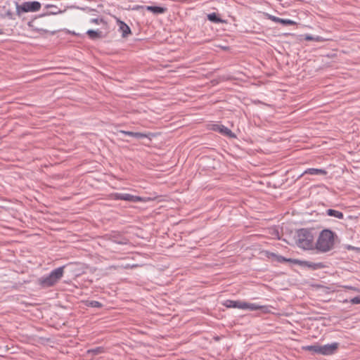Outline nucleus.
<instances>
[{
	"label": "nucleus",
	"mask_w": 360,
	"mask_h": 360,
	"mask_svg": "<svg viewBox=\"0 0 360 360\" xmlns=\"http://www.w3.org/2000/svg\"><path fill=\"white\" fill-rule=\"evenodd\" d=\"M112 268L116 269V266H110V269H112Z\"/></svg>",
	"instance_id": "27"
},
{
	"label": "nucleus",
	"mask_w": 360,
	"mask_h": 360,
	"mask_svg": "<svg viewBox=\"0 0 360 360\" xmlns=\"http://www.w3.org/2000/svg\"><path fill=\"white\" fill-rule=\"evenodd\" d=\"M326 212V214L330 217H333L339 219H342L344 217L343 213L336 210L328 209Z\"/></svg>",
	"instance_id": "18"
},
{
	"label": "nucleus",
	"mask_w": 360,
	"mask_h": 360,
	"mask_svg": "<svg viewBox=\"0 0 360 360\" xmlns=\"http://www.w3.org/2000/svg\"><path fill=\"white\" fill-rule=\"evenodd\" d=\"M243 302H244L240 300H226L224 301V305L227 308H237L243 309Z\"/></svg>",
	"instance_id": "13"
},
{
	"label": "nucleus",
	"mask_w": 360,
	"mask_h": 360,
	"mask_svg": "<svg viewBox=\"0 0 360 360\" xmlns=\"http://www.w3.org/2000/svg\"><path fill=\"white\" fill-rule=\"evenodd\" d=\"M65 266H62L58 267L53 270H52L49 274L53 278V279L56 282V283L62 278L64 274V269Z\"/></svg>",
	"instance_id": "10"
},
{
	"label": "nucleus",
	"mask_w": 360,
	"mask_h": 360,
	"mask_svg": "<svg viewBox=\"0 0 360 360\" xmlns=\"http://www.w3.org/2000/svg\"><path fill=\"white\" fill-rule=\"evenodd\" d=\"M316 233L314 229H300L297 231L296 245L304 250H315Z\"/></svg>",
	"instance_id": "2"
},
{
	"label": "nucleus",
	"mask_w": 360,
	"mask_h": 360,
	"mask_svg": "<svg viewBox=\"0 0 360 360\" xmlns=\"http://www.w3.org/2000/svg\"><path fill=\"white\" fill-rule=\"evenodd\" d=\"M207 19L214 23L225 22V20L219 17L216 13H211L207 15Z\"/></svg>",
	"instance_id": "20"
},
{
	"label": "nucleus",
	"mask_w": 360,
	"mask_h": 360,
	"mask_svg": "<svg viewBox=\"0 0 360 360\" xmlns=\"http://www.w3.org/2000/svg\"><path fill=\"white\" fill-rule=\"evenodd\" d=\"M41 8V4L39 1H25L20 5L17 4L16 12L18 14L27 12H36Z\"/></svg>",
	"instance_id": "3"
},
{
	"label": "nucleus",
	"mask_w": 360,
	"mask_h": 360,
	"mask_svg": "<svg viewBox=\"0 0 360 360\" xmlns=\"http://www.w3.org/2000/svg\"><path fill=\"white\" fill-rule=\"evenodd\" d=\"M38 284L43 288L52 287L56 284L51 275H44L38 279Z\"/></svg>",
	"instance_id": "7"
},
{
	"label": "nucleus",
	"mask_w": 360,
	"mask_h": 360,
	"mask_svg": "<svg viewBox=\"0 0 360 360\" xmlns=\"http://www.w3.org/2000/svg\"><path fill=\"white\" fill-rule=\"evenodd\" d=\"M119 132L120 134H124V135H127L129 136H131V137L136 138L137 139L148 138V135L147 134L142 133V132H134V131H124V130H120Z\"/></svg>",
	"instance_id": "15"
},
{
	"label": "nucleus",
	"mask_w": 360,
	"mask_h": 360,
	"mask_svg": "<svg viewBox=\"0 0 360 360\" xmlns=\"http://www.w3.org/2000/svg\"><path fill=\"white\" fill-rule=\"evenodd\" d=\"M349 302L352 304H360V295L356 296V297L350 299Z\"/></svg>",
	"instance_id": "25"
},
{
	"label": "nucleus",
	"mask_w": 360,
	"mask_h": 360,
	"mask_svg": "<svg viewBox=\"0 0 360 360\" xmlns=\"http://www.w3.org/2000/svg\"><path fill=\"white\" fill-rule=\"evenodd\" d=\"M243 309H249L250 311L261 310L262 311L266 313L269 311V307L259 305L255 303H248L246 302H243Z\"/></svg>",
	"instance_id": "8"
},
{
	"label": "nucleus",
	"mask_w": 360,
	"mask_h": 360,
	"mask_svg": "<svg viewBox=\"0 0 360 360\" xmlns=\"http://www.w3.org/2000/svg\"><path fill=\"white\" fill-rule=\"evenodd\" d=\"M338 347V342H333L331 344L320 345V354L325 356L333 354L336 352Z\"/></svg>",
	"instance_id": "6"
},
{
	"label": "nucleus",
	"mask_w": 360,
	"mask_h": 360,
	"mask_svg": "<svg viewBox=\"0 0 360 360\" xmlns=\"http://www.w3.org/2000/svg\"><path fill=\"white\" fill-rule=\"evenodd\" d=\"M47 8H51V11L49 12V14H53V15H55V14H57L58 13H60V11L58 9V8L56 6H53V5H47L46 6Z\"/></svg>",
	"instance_id": "24"
},
{
	"label": "nucleus",
	"mask_w": 360,
	"mask_h": 360,
	"mask_svg": "<svg viewBox=\"0 0 360 360\" xmlns=\"http://www.w3.org/2000/svg\"><path fill=\"white\" fill-rule=\"evenodd\" d=\"M294 264H299L303 267H307L312 270H316L325 267V265L322 262H311L309 261H303L300 259H294Z\"/></svg>",
	"instance_id": "5"
},
{
	"label": "nucleus",
	"mask_w": 360,
	"mask_h": 360,
	"mask_svg": "<svg viewBox=\"0 0 360 360\" xmlns=\"http://www.w3.org/2000/svg\"><path fill=\"white\" fill-rule=\"evenodd\" d=\"M213 129L214 131H219L220 134L226 136L230 138H235L236 135L234 133L232 132L231 129H229L228 127H225L223 124H217L214 125L213 127Z\"/></svg>",
	"instance_id": "9"
},
{
	"label": "nucleus",
	"mask_w": 360,
	"mask_h": 360,
	"mask_svg": "<svg viewBox=\"0 0 360 360\" xmlns=\"http://www.w3.org/2000/svg\"><path fill=\"white\" fill-rule=\"evenodd\" d=\"M143 8L147 11L153 13L155 15L165 13L167 10L166 7L159 6H143Z\"/></svg>",
	"instance_id": "12"
},
{
	"label": "nucleus",
	"mask_w": 360,
	"mask_h": 360,
	"mask_svg": "<svg viewBox=\"0 0 360 360\" xmlns=\"http://www.w3.org/2000/svg\"><path fill=\"white\" fill-rule=\"evenodd\" d=\"M86 34L91 39H96L101 36V32L99 30H89Z\"/></svg>",
	"instance_id": "22"
},
{
	"label": "nucleus",
	"mask_w": 360,
	"mask_h": 360,
	"mask_svg": "<svg viewBox=\"0 0 360 360\" xmlns=\"http://www.w3.org/2000/svg\"><path fill=\"white\" fill-rule=\"evenodd\" d=\"M102 22H103V18H91L90 20L91 23H94V24H96V25H98Z\"/></svg>",
	"instance_id": "26"
},
{
	"label": "nucleus",
	"mask_w": 360,
	"mask_h": 360,
	"mask_svg": "<svg viewBox=\"0 0 360 360\" xmlns=\"http://www.w3.org/2000/svg\"><path fill=\"white\" fill-rule=\"evenodd\" d=\"M113 199L116 200H125L131 202H142L143 198L138 195H134L129 193H115L112 194Z\"/></svg>",
	"instance_id": "4"
},
{
	"label": "nucleus",
	"mask_w": 360,
	"mask_h": 360,
	"mask_svg": "<svg viewBox=\"0 0 360 360\" xmlns=\"http://www.w3.org/2000/svg\"><path fill=\"white\" fill-rule=\"evenodd\" d=\"M335 232L330 229L322 230L316 236L315 241V250L317 253H326L333 249L335 245Z\"/></svg>",
	"instance_id": "1"
},
{
	"label": "nucleus",
	"mask_w": 360,
	"mask_h": 360,
	"mask_svg": "<svg viewBox=\"0 0 360 360\" xmlns=\"http://www.w3.org/2000/svg\"><path fill=\"white\" fill-rule=\"evenodd\" d=\"M288 262H292V259H290H290H288Z\"/></svg>",
	"instance_id": "28"
},
{
	"label": "nucleus",
	"mask_w": 360,
	"mask_h": 360,
	"mask_svg": "<svg viewBox=\"0 0 360 360\" xmlns=\"http://www.w3.org/2000/svg\"><path fill=\"white\" fill-rule=\"evenodd\" d=\"M105 352V349L103 347H96L94 348H91L87 350L88 354H92V356H96L100 354H103Z\"/></svg>",
	"instance_id": "21"
},
{
	"label": "nucleus",
	"mask_w": 360,
	"mask_h": 360,
	"mask_svg": "<svg viewBox=\"0 0 360 360\" xmlns=\"http://www.w3.org/2000/svg\"><path fill=\"white\" fill-rule=\"evenodd\" d=\"M304 39L307 41H315L316 42H323L326 41V39L321 36H312L311 34H303L300 35V39Z\"/></svg>",
	"instance_id": "16"
},
{
	"label": "nucleus",
	"mask_w": 360,
	"mask_h": 360,
	"mask_svg": "<svg viewBox=\"0 0 360 360\" xmlns=\"http://www.w3.org/2000/svg\"><path fill=\"white\" fill-rule=\"evenodd\" d=\"M280 258H281L282 260H284V257H280Z\"/></svg>",
	"instance_id": "29"
},
{
	"label": "nucleus",
	"mask_w": 360,
	"mask_h": 360,
	"mask_svg": "<svg viewBox=\"0 0 360 360\" xmlns=\"http://www.w3.org/2000/svg\"><path fill=\"white\" fill-rule=\"evenodd\" d=\"M302 348L304 350L310 352L311 354H320V345L318 344L307 345Z\"/></svg>",
	"instance_id": "17"
},
{
	"label": "nucleus",
	"mask_w": 360,
	"mask_h": 360,
	"mask_svg": "<svg viewBox=\"0 0 360 360\" xmlns=\"http://www.w3.org/2000/svg\"><path fill=\"white\" fill-rule=\"evenodd\" d=\"M119 31L122 33V37L125 38L131 34L130 27L123 21L118 20Z\"/></svg>",
	"instance_id": "14"
},
{
	"label": "nucleus",
	"mask_w": 360,
	"mask_h": 360,
	"mask_svg": "<svg viewBox=\"0 0 360 360\" xmlns=\"http://www.w3.org/2000/svg\"><path fill=\"white\" fill-rule=\"evenodd\" d=\"M86 306L94 308H101L103 307V304L98 301L91 300L87 302Z\"/></svg>",
	"instance_id": "23"
},
{
	"label": "nucleus",
	"mask_w": 360,
	"mask_h": 360,
	"mask_svg": "<svg viewBox=\"0 0 360 360\" xmlns=\"http://www.w3.org/2000/svg\"><path fill=\"white\" fill-rule=\"evenodd\" d=\"M269 18L271 19L274 22H280L281 24H282L283 25H292V20L283 19V18H281L272 16V15H270Z\"/></svg>",
	"instance_id": "19"
},
{
	"label": "nucleus",
	"mask_w": 360,
	"mask_h": 360,
	"mask_svg": "<svg viewBox=\"0 0 360 360\" xmlns=\"http://www.w3.org/2000/svg\"><path fill=\"white\" fill-rule=\"evenodd\" d=\"M308 174L311 175H326L327 172L325 169H316V168H309L303 172H299L297 177L300 178L302 175Z\"/></svg>",
	"instance_id": "11"
}]
</instances>
